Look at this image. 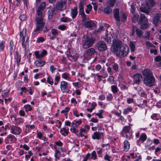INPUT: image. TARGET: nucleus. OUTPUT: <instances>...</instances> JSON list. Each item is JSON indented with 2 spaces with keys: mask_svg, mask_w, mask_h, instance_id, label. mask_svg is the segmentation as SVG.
<instances>
[{
  "mask_svg": "<svg viewBox=\"0 0 161 161\" xmlns=\"http://www.w3.org/2000/svg\"><path fill=\"white\" fill-rule=\"evenodd\" d=\"M84 25L85 27L88 28L89 30H92L96 27V24L92 20L85 22Z\"/></svg>",
  "mask_w": 161,
  "mask_h": 161,
  "instance_id": "nucleus-13",
  "label": "nucleus"
},
{
  "mask_svg": "<svg viewBox=\"0 0 161 161\" xmlns=\"http://www.w3.org/2000/svg\"><path fill=\"white\" fill-rule=\"evenodd\" d=\"M52 34L55 36H56L58 34V32L57 30L55 29H53L52 30Z\"/></svg>",
  "mask_w": 161,
  "mask_h": 161,
  "instance_id": "nucleus-64",
  "label": "nucleus"
},
{
  "mask_svg": "<svg viewBox=\"0 0 161 161\" xmlns=\"http://www.w3.org/2000/svg\"><path fill=\"white\" fill-rule=\"evenodd\" d=\"M138 92L141 97L145 98L146 97L147 94L143 90H138Z\"/></svg>",
  "mask_w": 161,
  "mask_h": 161,
  "instance_id": "nucleus-34",
  "label": "nucleus"
},
{
  "mask_svg": "<svg viewBox=\"0 0 161 161\" xmlns=\"http://www.w3.org/2000/svg\"><path fill=\"white\" fill-rule=\"evenodd\" d=\"M10 132L14 135H19L21 132V129L19 127L14 125H10Z\"/></svg>",
  "mask_w": 161,
  "mask_h": 161,
  "instance_id": "nucleus-12",
  "label": "nucleus"
},
{
  "mask_svg": "<svg viewBox=\"0 0 161 161\" xmlns=\"http://www.w3.org/2000/svg\"><path fill=\"white\" fill-rule=\"evenodd\" d=\"M24 108L25 111L26 112L31 111L32 110V108L31 107V105L29 104H27L24 106Z\"/></svg>",
  "mask_w": 161,
  "mask_h": 161,
  "instance_id": "nucleus-39",
  "label": "nucleus"
},
{
  "mask_svg": "<svg viewBox=\"0 0 161 161\" xmlns=\"http://www.w3.org/2000/svg\"><path fill=\"white\" fill-rule=\"evenodd\" d=\"M66 5V0H58L56 4L55 8L57 10L63 11L65 9Z\"/></svg>",
  "mask_w": 161,
  "mask_h": 161,
  "instance_id": "nucleus-8",
  "label": "nucleus"
},
{
  "mask_svg": "<svg viewBox=\"0 0 161 161\" xmlns=\"http://www.w3.org/2000/svg\"><path fill=\"white\" fill-rule=\"evenodd\" d=\"M112 67L114 70L117 72L118 70L119 65L118 64L114 63L112 66Z\"/></svg>",
  "mask_w": 161,
  "mask_h": 161,
  "instance_id": "nucleus-46",
  "label": "nucleus"
},
{
  "mask_svg": "<svg viewBox=\"0 0 161 161\" xmlns=\"http://www.w3.org/2000/svg\"><path fill=\"white\" fill-rule=\"evenodd\" d=\"M60 21L64 22H67L69 21V19L67 17H63L61 18Z\"/></svg>",
  "mask_w": 161,
  "mask_h": 161,
  "instance_id": "nucleus-49",
  "label": "nucleus"
},
{
  "mask_svg": "<svg viewBox=\"0 0 161 161\" xmlns=\"http://www.w3.org/2000/svg\"><path fill=\"white\" fill-rule=\"evenodd\" d=\"M95 53H97L95 49L92 47L87 49L84 53V57L87 60L90 59Z\"/></svg>",
  "mask_w": 161,
  "mask_h": 161,
  "instance_id": "nucleus-9",
  "label": "nucleus"
},
{
  "mask_svg": "<svg viewBox=\"0 0 161 161\" xmlns=\"http://www.w3.org/2000/svg\"><path fill=\"white\" fill-rule=\"evenodd\" d=\"M153 0H146L145 5L151 8L155 4Z\"/></svg>",
  "mask_w": 161,
  "mask_h": 161,
  "instance_id": "nucleus-24",
  "label": "nucleus"
},
{
  "mask_svg": "<svg viewBox=\"0 0 161 161\" xmlns=\"http://www.w3.org/2000/svg\"><path fill=\"white\" fill-rule=\"evenodd\" d=\"M132 110V108H131L128 107L124 110L123 113L125 114H126L129 112H131Z\"/></svg>",
  "mask_w": 161,
  "mask_h": 161,
  "instance_id": "nucleus-40",
  "label": "nucleus"
},
{
  "mask_svg": "<svg viewBox=\"0 0 161 161\" xmlns=\"http://www.w3.org/2000/svg\"><path fill=\"white\" fill-rule=\"evenodd\" d=\"M114 77L113 76H110L108 79L107 80L111 84H112L114 82Z\"/></svg>",
  "mask_w": 161,
  "mask_h": 161,
  "instance_id": "nucleus-50",
  "label": "nucleus"
},
{
  "mask_svg": "<svg viewBox=\"0 0 161 161\" xmlns=\"http://www.w3.org/2000/svg\"><path fill=\"white\" fill-rule=\"evenodd\" d=\"M151 8L143 4L139 8L140 10L143 13H146L147 14H149V10Z\"/></svg>",
  "mask_w": 161,
  "mask_h": 161,
  "instance_id": "nucleus-17",
  "label": "nucleus"
},
{
  "mask_svg": "<svg viewBox=\"0 0 161 161\" xmlns=\"http://www.w3.org/2000/svg\"><path fill=\"white\" fill-rule=\"evenodd\" d=\"M56 69V68H54V66L53 65H51L50 67V70L52 73H54V71Z\"/></svg>",
  "mask_w": 161,
  "mask_h": 161,
  "instance_id": "nucleus-63",
  "label": "nucleus"
},
{
  "mask_svg": "<svg viewBox=\"0 0 161 161\" xmlns=\"http://www.w3.org/2000/svg\"><path fill=\"white\" fill-rule=\"evenodd\" d=\"M47 53V51L45 50H43L41 52V59L43 58Z\"/></svg>",
  "mask_w": 161,
  "mask_h": 161,
  "instance_id": "nucleus-41",
  "label": "nucleus"
},
{
  "mask_svg": "<svg viewBox=\"0 0 161 161\" xmlns=\"http://www.w3.org/2000/svg\"><path fill=\"white\" fill-rule=\"evenodd\" d=\"M103 136V133H100L99 132H94L92 136V138L93 139L99 140L100 139L101 136Z\"/></svg>",
  "mask_w": 161,
  "mask_h": 161,
  "instance_id": "nucleus-20",
  "label": "nucleus"
},
{
  "mask_svg": "<svg viewBox=\"0 0 161 161\" xmlns=\"http://www.w3.org/2000/svg\"><path fill=\"white\" fill-rule=\"evenodd\" d=\"M95 48L99 51H103L107 49V45L105 42L103 41H99L95 45Z\"/></svg>",
  "mask_w": 161,
  "mask_h": 161,
  "instance_id": "nucleus-10",
  "label": "nucleus"
},
{
  "mask_svg": "<svg viewBox=\"0 0 161 161\" xmlns=\"http://www.w3.org/2000/svg\"><path fill=\"white\" fill-rule=\"evenodd\" d=\"M35 5L36 7L39 5L36 11V28L33 31L32 34L36 35L40 32V0H36Z\"/></svg>",
  "mask_w": 161,
  "mask_h": 161,
  "instance_id": "nucleus-2",
  "label": "nucleus"
},
{
  "mask_svg": "<svg viewBox=\"0 0 161 161\" xmlns=\"http://www.w3.org/2000/svg\"><path fill=\"white\" fill-rule=\"evenodd\" d=\"M92 6L90 4H89L87 6V9L86 10V12L87 14H89L90 11L92 10Z\"/></svg>",
  "mask_w": 161,
  "mask_h": 161,
  "instance_id": "nucleus-35",
  "label": "nucleus"
},
{
  "mask_svg": "<svg viewBox=\"0 0 161 161\" xmlns=\"http://www.w3.org/2000/svg\"><path fill=\"white\" fill-rule=\"evenodd\" d=\"M69 74H68L65 73H63L62 75V77L65 79H70V78L69 77Z\"/></svg>",
  "mask_w": 161,
  "mask_h": 161,
  "instance_id": "nucleus-57",
  "label": "nucleus"
},
{
  "mask_svg": "<svg viewBox=\"0 0 161 161\" xmlns=\"http://www.w3.org/2000/svg\"><path fill=\"white\" fill-rule=\"evenodd\" d=\"M133 78L135 83L138 84L142 80V75L137 74L134 75Z\"/></svg>",
  "mask_w": 161,
  "mask_h": 161,
  "instance_id": "nucleus-16",
  "label": "nucleus"
},
{
  "mask_svg": "<svg viewBox=\"0 0 161 161\" xmlns=\"http://www.w3.org/2000/svg\"><path fill=\"white\" fill-rule=\"evenodd\" d=\"M78 14L77 8L75 7L71 10L70 15L73 19L75 18Z\"/></svg>",
  "mask_w": 161,
  "mask_h": 161,
  "instance_id": "nucleus-18",
  "label": "nucleus"
},
{
  "mask_svg": "<svg viewBox=\"0 0 161 161\" xmlns=\"http://www.w3.org/2000/svg\"><path fill=\"white\" fill-rule=\"evenodd\" d=\"M108 75L106 72H103L102 73V77L105 78L108 76Z\"/></svg>",
  "mask_w": 161,
  "mask_h": 161,
  "instance_id": "nucleus-62",
  "label": "nucleus"
},
{
  "mask_svg": "<svg viewBox=\"0 0 161 161\" xmlns=\"http://www.w3.org/2000/svg\"><path fill=\"white\" fill-rule=\"evenodd\" d=\"M158 63L159 66H161V57L160 56H157L154 59Z\"/></svg>",
  "mask_w": 161,
  "mask_h": 161,
  "instance_id": "nucleus-36",
  "label": "nucleus"
},
{
  "mask_svg": "<svg viewBox=\"0 0 161 161\" xmlns=\"http://www.w3.org/2000/svg\"><path fill=\"white\" fill-rule=\"evenodd\" d=\"M143 81L144 84L148 86H152L155 85V79L152 71L147 69L143 71Z\"/></svg>",
  "mask_w": 161,
  "mask_h": 161,
  "instance_id": "nucleus-1",
  "label": "nucleus"
},
{
  "mask_svg": "<svg viewBox=\"0 0 161 161\" xmlns=\"http://www.w3.org/2000/svg\"><path fill=\"white\" fill-rule=\"evenodd\" d=\"M8 140H10L11 143L15 142L16 141L17 139L12 134H9L7 137Z\"/></svg>",
  "mask_w": 161,
  "mask_h": 161,
  "instance_id": "nucleus-22",
  "label": "nucleus"
},
{
  "mask_svg": "<svg viewBox=\"0 0 161 161\" xmlns=\"http://www.w3.org/2000/svg\"><path fill=\"white\" fill-rule=\"evenodd\" d=\"M124 150L127 151L130 148V144L127 141H125L124 142Z\"/></svg>",
  "mask_w": 161,
  "mask_h": 161,
  "instance_id": "nucleus-28",
  "label": "nucleus"
},
{
  "mask_svg": "<svg viewBox=\"0 0 161 161\" xmlns=\"http://www.w3.org/2000/svg\"><path fill=\"white\" fill-rule=\"evenodd\" d=\"M34 53L36 58L39 59L40 58V55L39 54V51H36Z\"/></svg>",
  "mask_w": 161,
  "mask_h": 161,
  "instance_id": "nucleus-60",
  "label": "nucleus"
},
{
  "mask_svg": "<svg viewBox=\"0 0 161 161\" xmlns=\"http://www.w3.org/2000/svg\"><path fill=\"white\" fill-rule=\"evenodd\" d=\"M58 28L62 31H64L66 30L67 27L64 25H59L58 26Z\"/></svg>",
  "mask_w": 161,
  "mask_h": 161,
  "instance_id": "nucleus-51",
  "label": "nucleus"
},
{
  "mask_svg": "<svg viewBox=\"0 0 161 161\" xmlns=\"http://www.w3.org/2000/svg\"><path fill=\"white\" fill-rule=\"evenodd\" d=\"M26 33V30L23 28L22 31L20 32V35L21 38H22V40H25V37Z\"/></svg>",
  "mask_w": 161,
  "mask_h": 161,
  "instance_id": "nucleus-27",
  "label": "nucleus"
},
{
  "mask_svg": "<svg viewBox=\"0 0 161 161\" xmlns=\"http://www.w3.org/2000/svg\"><path fill=\"white\" fill-rule=\"evenodd\" d=\"M25 40H22V46L24 48L25 51L26 53L27 52V47L26 44H25Z\"/></svg>",
  "mask_w": 161,
  "mask_h": 161,
  "instance_id": "nucleus-56",
  "label": "nucleus"
},
{
  "mask_svg": "<svg viewBox=\"0 0 161 161\" xmlns=\"http://www.w3.org/2000/svg\"><path fill=\"white\" fill-rule=\"evenodd\" d=\"M136 33L137 36L138 37H140L141 35L143 34V32L140 29H136Z\"/></svg>",
  "mask_w": 161,
  "mask_h": 161,
  "instance_id": "nucleus-44",
  "label": "nucleus"
},
{
  "mask_svg": "<svg viewBox=\"0 0 161 161\" xmlns=\"http://www.w3.org/2000/svg\"><path fill=\"white\" fill-rule=\"evenodd\" d=\"M91 156L90 159H95L96 158V153L95 151H93L91 153Z\"/></svg>",
  "mask_w": 161,
  "mask_h": 161,
  "instance_id": "nucleus-55",
  "label": "nucleus"
},
{
  "mask_svg": "<svg viewBox=\"0 0 161 161\" xmlns=\"http://www.w3.org/2000/svg\"><path fill=\"white\" fill-rule=\"evenodd\" d=\"M111 7L108 5V7L105 8L104 10V12L107 14H109L112 12V9L111 8Z\"/></svg>",
  "mask_w": 161,
  "mask_h": 161,
  "instance_id": "nucleus-30",
  "label": "nucleus"
},
{
  "mask_svg": "<svg viewBox=\"0 0 161 161\" xmlns=\"http://www.w3.org/2000/svg\"><path fill=\"white\" fill-rule=\"evenodd\" d=\"M119 10L118 8H115L113 11V14L115 19L118 21H120L119 15Z\"/></svg>",
  "mask_w": 161,
  "mask_h": 161,
  "instance_id": "nucleus-19",
  "label": "nucleus"
},
{
  "mask_svg": "<svg viewBox=\"0 0 161 161\" xmlns=\"http://www.w3.org/2000/svg\"><path fill=\"white\" fill-rule=\"evenodd\" d=\"M129 46L130 48L131 51L132 52H134L136 47L135 42L132 41H131L130 42Z\"/></svg>",
  "mask_w": 161,
  "mask_h": 161,
  "instance_id": "nucleus-31",
  "label": "nucleus"
},
{
  "mask_svg": "<svg viewBox=\"0 0 161 161\" xmlns=\"http://www.w3.org/2000/svg\"><path fill=\"white\" fill-rule=\"evenodd\" d=\"M26 128L25 129V132L27 133L29 132L31 130L35 128V126L33 125H27L25 126Z\"/></svg>",
  "mask_w": 161,
  "mask_h": 161,
  "instance_id": "nucleus-26",
  "label": "nucleus"
},
{
  "mask_svg": "<svg viewBox=\"0 0 161 161\" xmlns=\"http://www.w3.org/2000/svg\"><path fill=\"white\" fill-rule=\"evenodd\" d=\"M61 152L58 150L56 149L54 153V157L55 158V160L57 161V159H59V157L61 156Z\"/></svg>",
  "mask_w": 161,
  "mask_h": 161,
  "instance_id": "nucleus-29",
  "label": "nucleus"
},
{
  "mask_svg": "<svg viewBox=\"0 0 161 161\" xmlns=\"http://www.w3.org/2000/svg\"><path fill=\"white\" fill-rule=\"evenodd\" d=\"M122 46V43L120 40L118 39H114L113 40L111 50L112 52L116 55L118 54L119 49Z\"/></svg>",
  "mask_w": 161,
  "mask_h": 161,
  "instance_id": "nucleus-4",
  "label": "nucleus"
},
{
  "mask_svg": "<svg viewBox=\"0 0 161 161\" xmlns=\"http://www.w3.org/2000/svg\"><path fill=\"white\" fill-rule=\"evenodd\" d=\"M115 0H109L108 1V5L109 6L113 7L115 4Z\"/></svg>",
  "mask_w": 161,
  "mask_h": 161,
  "instance_id": "nucleus-43",
  "label": "nucleus"
},
{
  "mask_svg": "<svg viewBox=\"0 0 161 161\" xmlns=\"http://www.w3.org/2000/svg\"><path fill=\"white\" fill-rule=\"evenodd\" d=\"M86 0H82L80 1L79 4V8H84V6L86 4Z\"/></svg>",
  "mask_w": 161,
  "mask_h": 161,
  "instance_id": "nucleus-38",
  "label": "nucleus"
},
{
  "mask_svg": "<svg viewBox=\"0 0 161 161\" xmlns=\"http://www.w3.org/2000/svg\"><path fill=\"white\" fill-rule=\"evenodd\" d=\"M5 42L4 41H2L0 43V52L3 51L4 47H5Z\"/></svg>",
  "mask_w": 161,
  "mask_h": 161,
  "instance_id": "nucleus-48",
  "label": "nucleus"
},
{
  "mask_svg": "<svg viewBox=\"0 0 161 161\" xmlns=\"http://www.w3.org/2000/svg\"><path fill=\"white\" fill-rule=\"evenodd\" d=\"M60 132L62 135L64 136H66L68 133V130H67L66 128H64L60 131Z\"/></svg>",
  "mask_w": 161,
  "mask_h": 161,
  "instance_id": "nucleus-32",
  "label": "nucleus"
},
{
  "mask_svg": "<svg viewBox=\"0 0 161 161\" xmlns=\"http://www.w3.org/2000/svg\"><path fill=\"white\" fill-rule=\"evenodd\" d=\"M120 15L121 19V20H125L126 19V17L124 13L123 12H120Z\"/></svg>",
  "mask_w": 161,
  "mask_h": 161,
  "instance_id": "nucleus-52",
  "label": "nucleus"
},
{
  "mask_svg": "<svg viewBox=\"0 0 161 161\" xmlns=\"http://www.w3.org/2000/svg\"><path fill=\"white\" fill-rule=\"evenodd\" d=\"M79 8V14L81 15L82 18L83 19L82 21L83 22V20H86L87 19V17L86 15L85 14L84 8Z\"/></svg>",
  "mask_w": 161,
  "mask_h": 161,
  "instance_id": "nucleus-21",
  "label": "nucleus"
},
{
  "mask_svg": "<svg viewBox=\"0 0 161 161\" xmlns=\"http://www.w3.org/2000/svg\"><path fill=\"white\" fill-rule=\"evenodd\" d=\"M139 15L138 14H135L134 15L132 19V21L134 23H136L138 19Z\"/></svg>",
  "mask_w": 161,
  "mask_h": 161,
  "instance_id": "nucleus-37",
  "label": "nucleus"
},
{
  "mask_svg": "<svg viewBox=\"0 0 161 161\" xmlns=\"http://www.w3.org/2000/svg\"><path fill=\"white\" fill-rule=\"evenodd\" d=\"M110 157L108 154H106L104 157L105 160L108 161H111L110 160Z\"/></svg>",
  "mask_w": 161,
  "mask_h": 161,
  "instance_id": "nucleus-61",
  "label": "nucleus"
},
{
  "mask_svg": "<svg viewBox=\"0 0 161 161\" xmlns=\"http://www.w3.org/2000/svg\"><path fill=\"white\" fill-rule=\"evenodd\" d=\"M160 23H161V15L160 14H156L153 17V23L156 26H158Z\"/></svg>",
  "mask_w": 161,
  "mask_h": 161,
  "instance_id": "nucleus-11",
  "label": "nucleus"
},
{
  "mask_svg": "<svg viewBox=\"0 0 161 161\" xmlns=\"http://www.w3.org/2000/svg\"><path fill=\"white\" fill-rule=\"evenodd\" d=\"M129 51V48L127 46H122L119 49V52H118V54L116 55L122 58L125 56Z\"/></svg>",
  "mask_w": 161,
  "mask_h": 161,
  "instance_id": "nucleus-7",
  "label": "nucleus"
},
{
  "mask_svg": "<svg viewBox=\"0 0 161 161\" xmlns=\"http://www.w3.org/2000/svg\"><path fill=\"white\" fill-rule=\"evenodd\" d=\"M130 126H125L123 129L121 134L126 138L130 139L131 138L132 132L130 130Z\"/></svg>",
  "mask_w": 161,
  "mask_h": 161,
  "instance_id": "nucleus-6",
  "label": "nucleus"
},
{
  "mask_svg": "<svg viewBox=\"0 0 161 161\" xmlns=\"http://www.w3.org/2000/svg\"><path fill=\"white\" fill-rule=\"evenodd\" d=\"M9 92V90H8L7 92H5L4 90L2 92H3V93L2 94V96L3 97L5 98L7 97Z\"/></svg>",
  "mask_w": 161,
  "mask_h": 161,
  "instance_id": "nucleus-45",
  "label": "nucleus"
},
{
  "mask_svg": "<svg viewBox=\"0 0 161 161\" xmlns=\"http://www.w3.org/2000/svg\"><path fill=\"white\" fill-rule=\"evenodd\" d=\"M83 40H82L83 44L82 47L83 48L86 49L91 47L93 45L95 39L92 37H89L86 36L85 37L84 35L83 37Z\"/></svg>",
  "mask_w": 161,
  "mask_h": 161,
  "instance_id": "nucleus-3",
  "label": "nucleus"
},
{
  "mask_svg": "<svg viewBox=\"0 0 161 161\" xmlns=\"http://www.w3.org/2000/svg\"><path fill=\"white\" fill-rule=\"evenodd\" d=\"M138 24L140 25V28L143 30H145L148 27V19L144 14H140Z\"/></svg>",
  "mask_w": 161,
  "mask_h": 161,
  "instance_id": "nucleus-5",
  "label": "nucleus"
},
{
  "mask_svg": "<svg viewBox=\"0 0 161 161\" xmlns=\"http://www.w3.org/2000/svg\"><path fill=\"white\" fill-rule=\"evenodd\" d=\"M147 136L145 133H142L141 134L140 138L137 141V143H139L140 141H141L142 143H143L147 139Z\"/></svg>",
  "mask_w": 161,
  "mask_h": 161,
  "instance_id": "nucleus-25",
  "label": "nucleus"
},
{
  "mask_svg": "<svg viewBox=\"0 0 161 161\" xmlns=\"http://www.w3.org/2000/svg\"><path fill=\"white\" fill-rule=\"evenodd\" d=\"M46 3L45 2H42L41 3V11L43 10L45 7ZM41 13V31L42 30L45 25L46 20L44 19Z\"/></svg>",
  "mask_w": 161,
  "mask_h": 161,
  "instance_id": "nucleus-14",
  "label": "nucleus"
},
{
  "mask_svg": "<svg viewBox=\"0 0 161 161\" xmlns=\"http://www.w3.org/2000/svg\"><path fill=\"white\" fill-rule=\"evenodd\" d=\"M47 82L51 85H53V80L50 76H49L47 78Z\"/></svg>",
  "mask_w": 161,
  "mask_h": 161,
  "instance_id": "nucleus-47",
  "label": "nucleus"
},
{
  "mask_svg": "<svg viewBox=\"0 0 161 161\" xmlns=\"http://www.w3.org/2000/svg\"><path fill=\"white\" fill-rule=\"evenodd\" d=\"M103 39L108 44H111V38L110 36H108V35L106 36Z\"/></svg>",
  "mask_w": 161,
  "mask_h": 161,
  "instance_id": "nucleus-33",
  "label": "nucleus"
},
{
  "mask_svg": "<svg viewBox=\"0 0 161 161\" xmlns=\"http://www.w3.org/2000/svg\"><path fill=\"white\" fill-rule=\"evenodd\" d=\"M135 9V5L134 3H132L131 5V8L130 10L131 13L134 14Z\"/></svg>",
  "mask_w": 161,
  "mask_h": 161,
  "instance_id": "nucleus-54",
  "label": "nucleus"
},
{
  "mask_svg": "<svg viewBox=\"0 0 161 161\" xmlns=\"http://www.w3.org/2000/svg\"><path fill=\"white\" fill-rule=\"evenodd\" d=\"M111 89L113 92L114 93H116L118 91L117 87L115 85H113L111 86Z\"/></svg>",
  "mask_w": 161,
  "mask_h": 161,
  "instance_id": "nucleus-42",
  "label": "nucleus"
},
{
  "mask_svg": "<svg viewBox=\"0 0 161 161\" xmlns=\"http://www.w3.org/2000/svg\"><path fill=\"white\" fill-rule=\"evenodd\" d=\"M28 153L29 154L28 155H26L25 156V158L27 159V160H28V158H30L31 155H32V153L31 151H28Z\"/></svg>",
  "mask_w": 161,
  "mask_h": 161,
  "instance_id": "nucleus-59",
  "label": "nucleus"
},
{
  "mask_svg": "<svg viewBox=\"0 0 161 161\" xmlns=\"http://www.w3.org/2000/svg\"><path fill=\"white\" fill-rule=\"evenodd\" d=\"M81 122L82 121L81 119L76 121V124H73V125H75L74 127H77L79 125L81 124Z\"/></svg>",
  "mask_w": 161,
  "mask_h": 161,
  "instance_id": "nucleus-58",
  "label": "nucleus"
},
{
  "mask_svg": "<svg viewBox=\"0 0 161 161\" xmlns=\"http://www.w3.org/2000/svg\"><path fill=\"white\" fill-rule=\"evenodd\" d=\"M19 18L20 20L24 21L26 19V15L25 14H21L19 16Z\"/></svg>",
  "mask_w": 161,
  "mask_h": 161,
  "instance_id": "nucleus-53",
  "label": "nucleus"
},
{
  "mask_svg": "<svg viewBox=\"0 0 161 161\" xmlns=\"http://www.w3.org/2000/svg\"><path fill=\"white\" fill-rule=\"evenodd\" d=\"M60 88L63 93L68 92V84L65 81H62L60 83Z\"/></svg>",
  "mask_w": 161,
  "mask_h": 161,
  "instance_id": "nucleus-15",
  "label": "nucleus"
},
{
  "mask_svg": "<svg viewBox=\"0 0 161 161\" xmlns=\"http://www.w3.org/2000/svg\"><path fill=\"white\" fill-rule=\"evenodd\" d=\"M14 58L15 59H16L17 66H19L21 61V55L19 54L18 51L15 52V56Z\"/></svg>",
  "mask_w": 161,
  "mask_h": 161,
  "instance_id": "nucleus-23",
  "label": "nucleus"
}]
</instances>
